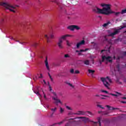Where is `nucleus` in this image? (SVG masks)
Here are the masks:
<instances>
[{"label": "nucleus", "instance_id": "obj_32", "mask_svg": "<svg viewBox=\"0 0 126 126\" xmlns=\"http://www.w3.org/2000/svg\"><path fill=\"white\" fill-rule=\"evenodd\" d=\"M116 68H117L118 71H120V70H121V68L120 67V64H118L116 65Z\"/></svg>", "mask_w": 126, "mask_h": 126}, {"label": "nucleus", "instance_id": "obj_40", "mask_svg": "<svg viewBox=\"0 0 126 126\" xmlns=\"http://www.w3.org/2000/svg\"><path fill=\"white\" fill-rule=\"evenodd\" d=\"M50 38H51V39H54V38H55V36H54V34H51L50 35Z\"/></svg>", "mask_w": 126, "mask_h": 126}, {"label": "nucleus", "instance_id": "obj_30", "mask_svg": "<svg viewBox=\"0 0 126 126\" xmlns=\"http://www.w3.org/2000/svg\"><path fill=\"white\" fill-rule=\"evenodd\" d=\"M98 123L100 126H101V118L100 117H98L97 118Z\"/></svg>", "mask_w": 126, "mask_h": 126}, {"label": "nucleus", "instance_id": "obj_39", "mask_svg": "<svg viewBox=\"0 0 126 126\" xmlns=\"http://www.w3.org/2000/svg\"><path fill=\"white\" fill-rule=\"evenodd\" d=\"M70 73H71L72 74H73V73H74V69H71L70 70Z\"/></svg>", "mask_w": 126, "mask_h": 126}, {"label": "nucleus", "instance_id": "obj_62", "mask_svg": "<svg viewBox=\"0 0 126 126\" xmlns=\"http://www.w3.org/2000/svg\"><path fill=\"white\" fill-rule=\"evenodd\" d=\"M124 25L125 27H126V23L125 24H124Z\"/></svg>", "mask_w": 126, "mask_h": 126}, {"label": "nucleus", "instance_id": "obj_12", "mask_svg": "<svg viewBox=\"0 0 126 126\" xmlns=\"http://www.w3.org/2000/svg\"><path fill=\"white\" fill-rule=\"evenodd\" d=\"M116 94H118L110 93V94H109V95H111L112 96H114L115 97H118V95H122V94H121L120 93H119L118 92H116Z\"/></svg>", "mask_w": 126, "mask_h": 126}, {"label": "nucleus", "instance_id": "obj_35", "mask_svg": "<svg viewBox=\"0 0 126 126\" xmlns=\"http://www.w3.org/2000/svg\"><path fill=\"white\" fill-rule=\"evenodd\" d=\"M114 13H115V15H116V16H119V15L120 14H121V12H114Z\"/></svg>", "mask_w": 126, "mask_h": 126}, {"label": "nucleus", "instance_id": "obj_7", "mask_svg": "<svg viewBox=\"0 0 126 126\" xmlns=\"http://www.w3.org/2000/svg\"><path fill=\"white\" fill-rule=\"evenodd\" d=\"M79 119H83V122H85V123H87V122H91L92 123H94V126H97V124H98V122H94V121H91L89 120V118H87L86 117H79Z\"/></svg>", "mask_w": 126, "mask_h": 126}, {"label": "nucleus", "instance_id": "obj_20", "mask_svg": "<svg viewBox=\"0 0 126 126\" xmlns=\"http://www.w3.org/2000/svg\"><path fill=\"white\" fill-rule=\"evenodd\" d=\"M101 96H102V97H100V99H101V100H106V97H107V98H109L110 97L109 95H101Z\"/></svg>", "mask_w": 126, "mask_h": 126}, {"label": "nucleus", "instance_id": "obj_5", "mask_svg": "<svg viewBox=\"0 0 126 126\" xmlns=\"http://www.w3.org/2000/svg\"><path fill=\"white\" fill-rule=\"evenodd\" d=\"M124 28H126V27H125L124 25V26L121 27V28L118 29V30H114V32L108 34V36L109 37H113V36H115V35H117V34H118V33H119L120 30H121V29H124Z\"/></svg>", "mask_w": 126, "mask_h": 126}, {"label": "nucleus", "instance_id": "obj_41", "mask_svg": "<svg viewBox=\"0 0 126 126\" xmlns=\"http://www.w3.org/2000/svg\"><path fill=\"white\" fill-rule=\"evenodd\" d=\"M101 92H102L103 93H106V94H108L109 93L108 91H105L104 90H102Z\"/></svg>", "mask_w": 126, "mask_h": 126}, {"label": "nucleus", "instance_id": "obj_61", "mask_svg": "<svg viewBox=\"0 0 126 126\" xmlns=\"http://www.w3.org/2000/svg\"><path fill=\"white\" fill-rule=\"evenodd\" d=\"M49 77H50V78L51 79V78H52V76H51V75H49Z\"/></svg>", "mask_w": 126, "mask_h": 126}, {"label": "nucleus", "instance_id": "obj_44", "mask_svg": "<svg viewBox=\"0 0 126 126\" xmlns=\"http://www.w3.org/2000/svg\"><path fill=\"white\" fill-rule=\"evenodd\" d=\"M54 112H53L50 116H49V118H53V116H54Z\"/></svg>", "mask_w": 126, "mask_h": 126}, {"label": "nucleus", "instance_id": "obj_28", "mask_svg": "<svg viewBox=\"0 0 126 126\" xmlns=\"http://www.w3.org/2000/svg\"><path fill=\"white\" fill-rule=\"evenodd\" d=\"M108 5H110V4H101V6L102 7H107V6H108Z\"/></svg>", "mask_w": 126, "mask_h": 126}, {"label": "nucleus", "instance_id": "obj_21", "mask_svg": "<svg viewBox=\"0 0 126 126\" xmlns=\"http://www.w3.org/2000/svg\"><path fill=\"white\" fill-rule=\"evenodd\" d=\"M109 24H111V22L108 21L106 23L104 24L102 26L103 27H107Z\"/></svg>", "mask_w": 126, "mask_h": 126}, {"label": "nucleus", "instance_id": "obj_51", "mask_svg": "<svg viewBox=\"0 0 126 126\" xmlns=\"http://www.w3.org/2000/svg\"><path fill=\"white\" fill-rule=\"evenodd\" d=\"M42 77H43V76H42V74H40V76H39V78H42Z\"/></svg>", "mask_w": 126, "mask_h": 126}, {"label": "nucleus", "instance_id": "obj_64", "mask_svg": "<svg viewBox=\"0 0 126 126\" xmlns=\"http://www.w3.org/2000/svg\"><path fill=\"white\" fill-rule=\"evenodd\" d=\"M47 108H49V105H47Z\"/></svg>", "mask_w": 126, "mask_h": 126}, {"label": "nucleus", "instance_id": "obj_57", "mask_svg": "<svg viewBox=\"0 0 126 126\" xmlns=\"http://www.w3.org/2000/svg\"><path fill=\"white\" fill-rule=\"evenodd\" d=\"M103 52H106V50H103L101 51V53H103Z\"/></svg>", "mask_w": 126, "mask_h": 126}, {"label": "nucleus", "instance_id": "obj_42", "mask_svg": "<svg viewBox=\"0 0 126 126\" xmlns=\"http://www.w3.org/2000/svg\"><path fill=\"white\" fill-rule=\"evenodd\" d=\"M86 113H88V114L89 115H90V116H92L93 115L92 113H91V112H90V111H86Z\"/></svg>", "mask_w": 126, "mask_h": 126}, {"label": "nucleus", "instance_id": "obj_56", "mask_svg": "<svg viewBox=\"0 0 126 126\" xmlns=\"http://www.w3.org/2000/svg\"><path fill=\"white\" fill-rule=\"evenodd\" d=\"M78 98H79V99H80L81 98V96L78 95Z\"/></svg>", "mask_w": 126, "mask_h": 126}, {"label": "nucleus", "instance_id": "obj_54", "mask_svg": "<svg viewBox=\"0 0 126 126\" xmlns=\"http://www.w3.org/2000/svg\"><path fill=\"white\" fill-rule=\"evenodd\" d=\"M78 55V56H81V53L79 52Z\"/></svg>", "mask_w": 126, "mask_h": 126}, {"label": "nucleus", "instance_id": "obj_13", "mask_svg": "<svg viewBox=\"0 0 126 126\" xmlns=\"http://www.w3.org/2000/svg\"><path fill=\"white\" fill-rule=\"evenodd\" d=\"M47 43H50L51 42V40H50V36H48V35L45 34L44 36Z\"/></svg>", "mask_w": 126, "mask_h": 126}, {"label": "nucleus", "instance_id": "obj_33", "mask_svg": "<svg viewBox=\"0 0 126 126\" xmlns=\"http://www.w3.org/2000/svg\"><path fill=\"white\" fill-rule=\"evenodd\" d=\"M66 45L68 46V47H70L71 46V43H69L68 40L66 41Z\"/></svg>", "mask_w": 126, "mask_h": 126}, {"label": "nucleus", "instance_id": "obj_6", "mask_svg": "<svg viewBox=\"0 0 126 126\" xmlns=\"http://www.w3.org/2000/svg\"><path fill=\"white\" fill-rule=\"evenodd\" d=\"M102 62H109V63H112V57L111 56L106 57V56H102Z\"/></svg>", "mask_w": 126, "mask_h": 126}, {"label": "nucleus", "instance_id": "obj_2", "mask_svg": "<svg viewBox=\"0 0 126 126\" xmlns=\"http://www.w3.org/2000/svg\"><path fill=\"white\" fill-rule=\"evenodd\" d=\"M0 5L4 7L5 9H8L13 13L16 12V7L7 2H0Z\"/></svg>", "mask_w": 126, "mask_h": 126}, {"label": "nucleus", "instance_id": "obj_34", "mask_svg": "<svg viewBox=\"0 0 126 126\" xmlns=\"http://www.w3.org/2000/svg\"><path fill=\"white\" fill-rule=\"evenodd\" d=\"M38 43H37V42H34V43L32 44L33 47H37V46H38Z\"/></svg>", "mask_w": 126, "mask_h": 126}, {"label": "nucleus", "instance_id": "obj_10", "mask_svg": "<svg viewBox=\"0 0 126 126\" xmlns=\"http://www.w3.org/2000/svg\"><path fill=\"white\" fill-rule=\"evenodd\" d=\"M74 115H82L84 116V115H86V112L82 111H79L77 112V113H75Z\"/></svg>", "mask_w": 126, "mask_h": 126}, {"label": "nucleus", "instance_id": "obj_29", "mask_svg": "<svg viewBox=\"0 0 126 126\" xmlns=\"http://www.w3.org/2000/svg\"><path fill=\"white\" fill-rule=\"evenodd\" d=\"M60 113L61 114H63V112H64V109H63V108L60 107Z\"/></svg>", "mask_w": 126, "mask_h": 126}, {"label": "nucleus", "instance_id": "obj_49", "mask_svg": "<svg viewBox=\"0 0 126 126\" xmlns=\"http://www.w3.org/2000/svg\"><path fill=\"white\" fill-rule=\"evenodd\" d=\"M53 94L54 95V96H57V94L56 93L53 92Z\"/></svg>", "mask_w": 126, "mask_h": 126}, {"label": "nucleus", "instance_id": "obj_55", "mask_svg": "<svg viewBox=\"0 0 126 126\" xmlns=\"http://www.w3.org/2000/svg\"><path fill=\"white\" fill-rule=\"evenodd\" d=\"M121 98H122L123 99H126V97H121Z\"/></svg>", "mask_w": 126, "mask_h": 126}, {"label": "nucleus", "instance_id": "obj_4", "mask_svg": "<svg viewBox=\"0 0 126 126\" xmlns=\"http://www.w3.org/2000/svg\"><path fill=\"white\" fill-rule=\"evenodd\" d=\"M100 80L103 83L105 87L107 88V89H110L109 86H110V83H112V80L108 77H106V78L101 77L100 78ZM110 82V83H109Z\"/></svg>", "mask_w": 126, "mask_h": 126}, {"label": "nucleus", "instance_id": "obj_45", "mask_svg": "<svg viewBox=\"0 0 126 126\" xmlns=\"http://www.w3.org/2000/svg\"><path fill=\"white\" fill-rule=\"evenodd\" d=\"M104 62V61H103V59H102V60H99V63L100 64H102V63Z\"/></svg>", "mask_w": 126, "mask_h": 126}, {"label": "nucleus", "instance_id": "obj_60", "mask_svg": "<svg viewBox=\"0 0 126 126\" xmlns=\"http://www.w3.org/2000/svg\"><path fill=\"white\" fill-rule=\"evenodd\" d=\"M49 77H50V78L51 79V78H52V76H51V75H49Z\"/></svg>", "mask_w": 126, "mask_h": 126}, {"label": "nucleus", "instance_id": "obj_23", "mask_svg": "<svg viewBox=\"0 0 126 126\" xmlns=\"http://www.w3.org/2000/svg\"><path fill=\"white\" fill-rule=\"evenodd\" d=\"M70 58V56L68 54H66L64 55V59H69Z\"/></svg>", "mask_w": 126, "mask_h": 126}, {"label": "nucleus", "instance_id": "obj_59", "mask_svg": "<svg viewBox=\"0 0 126 126\" xmlns=\"http://www.w3.org/2000/svg\"><path fill=\"white\" fill-rule=\"evenodd\" d=\"M50 79H51L52 82L54 81V80L53 79V78H51Z\"/></svg>", "mask_w": 126, "mask_h": 126}, {"label": "nucleus", "instance_id": "obj_11", "mask_svg": "<svg viewBox=\"0 0 126 126\" xmlns=\"http://www.w3.org/2000/svg\"><path fill=\"white\" fill-rule=\"evenodd\" d=\"M106 107L109 109V110H120V108H114L113 107L110 105H106Z\"/></svg>", "mask_w": 126, "mask_h": 126}, {"label": "nucleus", "instance_id": "obj_17", "mask_svg": "<svg viewBox=\"0 0 126 126\" xmlns=\"http://www.w3.org/2000/svg\"><path fill=\"white\" fill-rule=\"evenodd\" d=\"M67 29H69L71 31H74V25H71L67 27Z\"/></svg>", "mask_w": 126, "mask_h": 126}, {"label": "nucleus", "instance_id": "obj_16", "mask_svg": "<svg viewBox=\"0 0 126 126\" xmlns=\"http://www.w3.org/2000/svg\"><path fill=\"white\" fill-rule=\"evenodd\" d=\"M34 93H35V94H36V95H37L38 96H41V94H40V93H39V89L37 88L36 90H34L33 91Z\"/></svg>", "mask_w": 126, "mask_h": 126}, {"label": "nucleus", "instance_id": "obj_43", "mask_svg": "<svg viewBox=\"0 0 126 126\" xmlns=\"http://www.w3.org/2000/svg\"><path fill=\"white\" fill-rule=\"evenodd\" d=\"M97 107H99V108H100L101 109H104V107H102V105H97Z\"/></svg>", "mask_w": 126, "mask_h": 126}, {"label": "nucleus", "instance_id": "obj_31", "mask_svg": "<svg viewBox=\"0 0 126 126\" xmlns=\"http://www.w3.org/2000/svg\"><path fill=\"white\" fill-rule=\"evenodd\" d=\"M125 13H126V9L122 10L121 12V14H125Z\"/></svg>", "mask_w": 126, "mask_h": 126}, {"label": "nucleus", "instance_id": "obj_38", "mask_svg": "<svg viewBox=\"0 0 126 126\" xmlns=\"http://www.w3.org/2000/svg\"><path fill=\"white\" fill-rule=\"evenodd\" d=\"M68 85L70 86V87H72V88H74V86L72 85V84H70V83H67Z\"/></svg>", "mask_w": 126, "mask_h": 126}, {"label": "nucleus", "instance_id": "obj_22", "mask_svg": "<svg viewBox=\"0 0 126 126\" xmlns=\"http://www.w3.org/2000/svg\"><path fill=\"white\" fill-rule=\"evenodd\" d=\"M88 71L89 73H92V75H93V74L95 72V70L92 69H89Z\"/></svg>", "mask_w": 126, "mask_h": 126}, {"label": "nucleus", "instance_id": "obj_25", "mask_svg": "<svg viewBox=\"0 0 126 126\" xmlns=\"http://www.w3.org/2000/svg\"><path fill=\"white\" fill-rule=\"evenodd\" d=\"M65 122V120H63V121H61L60 123H56L55 125H59V126H61V125H62V124H63V123Z\"/></svg>", "mask_w": 126, "mask_h": 126}, {"label": "nucleus", "instance_id": "obj_15", "mask_svg": "<svg viewBox=\"0 0 126 126\" xmlns=\"http://www.w3.org/2000/svg\"><path fill=\"white\" fill-rule=\"evenodd\" d=\"M34 93H35V94H36V95H37L38 96H41V94H40V93H39V89L37 88L36 90H34L33 91Z\"/></svg>", "mask_w": 126, "mask_h": 126}, {"label": "nucleus", "instance_id": "obj_3", "mask_svg": "<svg viewBox=\"0 0 126 126\" xmlns=\"http://www.w3.org/2000/svg\"><path fill=\"white\" fill-rule=\"evenodd\" d=\"M73 37V35L66 34V35H62L61 37H60L59 38L57 45L59 49H63V40H65V39H66V37Z\"/></svg>", "mask_w": 126, "mask_h": 126}, {"label": "nucleus", "instance_id": "obj_18", "mask_svg": "<svg viewBox=\"0 0 126 126\" xmlns=\"http://www.w3.org/2000/svg\"><path fill=\"white\" fill-rule=\"evenodd\" d=\"M53 100H55V101H56L55 103H60V104H62V101H61V100L58 99L57 97H53Z\"/></svg>", "mask_w": 126, "mask_h": 126}, {"label": "nucleus", "instance_id": "obj_52", "mask_svg": "<svg viewBox=\"0 0 126 126\" xmlns=\"http://www.w3.org/2000/svg\"><path fill=\"white\" fill-rule=\"evenodd\" d=\"M123 54L124 55V56H126V51L124 52L123 53Z\"/></svg>", "mask_w": 126, "mask_h": 126}, {"label": "nucleus", "instance_id": "obj_50", "mask_svg": "<svg viewBox=\"0 0 126 126\" xmlns=\"http://www.w3.org/2000/svg\"><path fill=\"white\" fill-rule=\"evenodd\" d=\"M50 91H52L53 89H52V87L51 86L49 87Z\"/></svg>", "mask_w": 126, "mask_h": 126}, {"label": "nucleus", "instance_id": "obj_14", "mask_svg": "<svg viewBox=\"0 0 126 126\" xmlns=\"http://www.w3.org/2000/svg\"><path fill=\"white\" fill-rule=\"evenodd\" d=\"M83 63L86 65H89L90 64V61L88 60H86L83 61Z\"/></svg>", "mask_w": 126, "mask_h": 126}, {"label": "nucleus", "instance_id": "obj_46", "mask_svg": "<svg viewBox=\"0 0 126 126\" xmlns=\"http://www.w3.org/2000/svg\"><path fill=\"white\" fill-rule=\"evenodd\" d=\"M42 92H43V93L44 94V98L45 99H47V97H46V94H45V93H44V91H42Z\"/></svg>", "mask_w": 126, "mask_h": 126}, {"label": "nucleus", "instance_id": "obj_24", "mask_svg": "<svg viewBox=\"0 0 126 126\" xmlns=\"http://www.w3.org/2000/svg\"><path fill=\"white\" fill-rule=\"evenodd\" d=\"M74 28L76 30H80V27H79L78 26L74 25Z\"/></svg>", "mask_w": 126, "mask_h": 126}, {"label": "nucleus", "instance_id": "obj_37", "mask_svg": "<svg viewBox=\"0 0 126 126\" xmlns=\"http://www.w3.org/2000/svg\"><path fill=\"white\" fill-rule=\"evenodd\" d=\"M66 109H67V110H69V111H72V109L68 106H66Z\"/></svg>", "mask_w": 126, "mask_h": 126}, {"label": "nucleus", "instance_id": "obj_48", "mask_svg": "<svg viewBox=\"0 0 126 126\" xmlns=\"http://www.w3.org/2000/svg\"><path fill=\"white\" fill-rule=\"evenodd\" d=\"M121 103H123V104H126V101H122Z\"/></svg>", "mask_w": 126, "mask_h": 126}, {"label": "nucleus", "instance_id": "obj_36", "mask_svg": "<svg viewBox=\"0 0 126 126\" xmlns=\"http://www.w3.org/2000/svg\"><path fill=\"white\" fill-rule=\"evenodd\" d=\"M75 74H78L80 73V72L78 70H76L74 71V73Z\"/></svg>", "mask_w": 126, "mask_h": 126}, {"label": "nucleus", "instance_id": "obj_26", "mask_svg": "<svg viewBox=\"0 0 126 126\" xmlns=\"http://www.w3.org/2000/svg\"><path fill=\"white\" fill-rule=\"evenodd\" d=\"M89 49H88V48H86L85 50L81 49L80 50V52L82 53L83 52H86V51H89Z\"/></svg>", "mask_w": 126, "mask_h": 126}, {"label": "nucleus", "instance_id": "obj_9", "mask_svg": "<svg viewBox=\"0 0 126 126\" xmlns=\"http://www.w3.org/2000/svg\"><path fill=\"white\" fill-rule=\"evenodd\" d=\"M45 66L48 71H50V66H49V62H48V58L46 57L45 61Z\"/></svg>", "mask_w": 126, "mask_h": 126}, {"label": "nucleus", "instance_id": "obj_19", "mask_svg": "<svg viewBox=\"0 0 126 126\" xmlns=\"http://www.w3.org/2000/svg\"><path fill=\"white\" fill-rule=\"evenodd\" d=\"M57 5H58L59 7H60L61 9H63V3L57 2Z\"/></svg>", "mask_w": 126, "mask_h": 126}, {"label": "nucleus", "instance_id": "obj_8", "mask_svg": "<svg viewBox=\"0 0 126 126\" xmlns=\"http://www.w3.org/2000/svg\"><path fill=\"white\" fill-rule=\"evenodd\" d=\"M84 44H85V40H83L80 42H78V43H77V45H76L77 49H79V47H80V46H82L83 45H84Z\"/></svg>", "mask_w": 126, "mask_h": 126}, {"label": "nucleus", "instance_id": "obj_47", "mask_svg": "<svg viewBox=\"0 0 126 126\" xmlns=\"http://www.w3.org/2000/svg\"><path fill=\"white\" fill-rule=\"evenodd\" d=\"M69 126V123H67L65 125V126Z\"/></svg>", "mask_w": 126, "mask_h": 126}, {"label": "nucleus", "instance_id": "obj_58", "mask_svg": "<svg viewBox=\"0 0 126 126\" xmlns=\"http://www.w3.org/2000/svg\"><path fill=\"white\" fill-rule=\"evenodd\" d=\"M80 52V51L76 50V53H79Z\"/></svg>", "mask_w": 126, "mask_h": 126}, {"label": "nucleus", "instance_id": "obj_27", "mask_svg": "<svg viewBox=\"0 0 126 126\" xmlns=\"http://www.w3.org/2000/svg\"><path fill=\"white\" fill-rule=\"evenodd\" d=\"M51 111L53 112V113H55L56 111H57V107H55L54 108H51L50 109Z\"/></svg>", "mask_w": 126, "mask_h": 126}, {"label": "nucleus", "instance_id": "obj_53", "mask_svg": "<svg viewBox=\"0 0 126 126\" xmlns=\"http://www.w3.org/2000/svg\"><path fill=\"white\" fill-rule=\"evenodd\" d=\"M95 97H100V95H98V94H96V95H95Z\"/></svg>", "mask_w": 126, "mask_h": 126}, {"label": "nucleus", "instance_id": "obj_63", "mask_svg": "<svg viewBox=\"0 0 126 126\" xmlns=\"http://www.w3.org/2000/svg\"><path fill=\"white\" fill-rule=\"evenodd\" d=\"M15 6H17V7H18V6H19V5H15Z\"/></svg>", "mask_w": 126, "mask_h": 126}, {"label": "nucleus", "instance_id": "obj_1", "mask_svg": "<svg viewBox=\"0 0 126 126\" xmlns=\"http://www.w3.org/2000/svg\"><path fill=\"white\" fill-rule=\"evenodd\" d=\"M93 11L98 14H105V15H109V14H112V13H115V12L111 10V7L110 5H107V7H104L102 9L95 7L93 9Z\"/></svg>", "mask_w": 126, "mask_h": 126}]
</instances>
